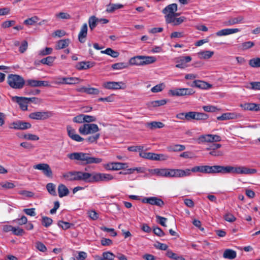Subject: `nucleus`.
Here are the masks:
<instances>
[{"label": "nucleus", "mask_w": 260, "mask_h": 260, "mask_svg": "<svg viewBox=\"0 0 260 260\" xmlns=\"http://www.w3.org/2000/svg\"><path fill=\"white\" fill-rule=\"evenodd\" d=\"M103 87L106 89L117 90V89H124L126 88V86L123 82H114L109 81L105 82L103 83Z\"/></svg>", "instance_id": "12"}, {"label": "nucleus", "mask_w": 260, "mask_h": 260, "mask_svg": "<svg viewBox=\"0 0 260 260\" xmlns=\"http://www.w3.org/2000/svg\"><path fill=\"white\" fill-rule=\"evenodd\" d=\"M239 31L238 28H226L221 29L216 32L217 36H226L237 32Z\"/></svg>", "instance_id": "24"}, {"label": "nucleus", "mask_w": 260, "mask_h": 260, "mask_svg": "<svg viewBox=\"0 0 260 260\" xmlns=\"http://www.w3.org/2000/svg\"><path fill=\"white\" fill-rule=\"evenodd\" d=\"M128 67V64L124 62H118L112 65V68L113 70H121L126 68Z\"/></svg>", "instance_id": "50"}, {"label": "nucleus", "mask_w": 260, "mask_h": 260, "mask_svg": "<svg viewBox=\"0 0 260 260\" xmlns=\"http://www.w3.org/2000/svg\"><path fill=\"white\" fill-rule=\"evenodd\" d=\"M85 93L88 94L98 95L100 93V91L96 88L87 87Z\"/></svg>", "instance_id": "52"}, {"label": "nucleus", "mask_w": 260, "mask_h": 260, "mask_svg": "<svg viewBox=\"0 0 260 260\" xmlns=\"http://www.w3.org/2000/svg\"><path fill=\"white\" fill-rule=\"evenodd\" d=\"M101 53L103 54H106L114 58L117 57L119 55L118 52L114 51L110 48H107L105 50L102 51Z\"/></svg>", "instance_id": "39"}, {"label": "nucleus", "mask_w": 260, "mask_h": 260, "mask_svg": "<svg viewBox=\"0 0 260 260\" xmlns=\"http://www.w3.org/2000/svg\"><path fill=\"white\" fill-rule=\"evenodd\" d=\"M87 183H93L100 181H108L113 179V177L109 174L93 172L88 173Z\"/></svg>", "instance_id": "5"}, {"label": "nucleus", "mask_w": 260, "mask_h": 260, "mask_svg": "<svg viewBox=\"0 0 260 260\" xmlns=\"http://www.w3.org/2000/svg\"><path fill=\"white\" fill-rule=\"evenodd\" d=\"M55 59V57H53L51 56H47L46 58H44L42 59L40 62L44 64H47L48 66H52V63L54 61Z\"/></svg>", "instance_id": "44"}, {"label": "nucleus", "mask_w": 260, "mask_h": 260, "mask_svg": "<svg viewBox=\"0 0 260 260\" xmlns=\"http://www.w3.org/2000/svg\"><path fill=\"white\" fill-rule=\"evenodd\" d=\"M57 225L63 230H68L74 225L73 223L62 220H59L58 221Z\"/></svg>", "instance_id": "41"}, {"label": "nucleus", "mask_w": 260, "mask_h": 260, "mask_svg": "<svg viewBox=\"0 0 260 260\" xmlns=\"http://www.w3.org/2000/svg\"><path fill=\"white\" fill-rule=\"evenodd\" d=\"M245 87L252 90H260V82H251L249 85H247Z\"/></svg>", "instance_id": "48"}, {"label": "nucleus", "mask_w": 260, "mask_h": 260, "mask_svg": "<svg viewBox=\"0 0 260 260\" xmlns=\"http://www.w3.org/2000/svg\"><path fill=\"white\" fill-rule=\"evenodd\" d=\"M39 18L37 16H33L24 20V24L27 25H32L35 24L38 20Z\"/></svg>", "instance_id": "49"}, {"label": "nucleus", "mask_w": 260, "mask_h": 260, "mask_svg": "<svg viewBox=\"0 0 260 260\" xmlns=\"http://www.w3.org/2000/svg\"><path fill=\"white\" fill-rule=\"evenodd\" d=\"M156 218L157 222L163 226H167L166 222L167 221V218L160 216L159 215H156Z\"/></svg>", "instance_id": "61"}, {"label": "nucleus", "mask_w": 260, "mask_h": 260, "mask_svg": "<svg viewBox=\"0 0 260 260\" xmlns=\"http://www.w3.org/2000/svg\"><path fill=\"white\" fill-rule=\"evenodd\" d=\"M123 5L121 4H110L107 6L106 11L108 13H112L116 10L122 8Z\"/></svg>", "instance_id": "36"}, {"label": "nucleus", "mask_w": 260, "mask_h": 260, "mask_svg": "<svg viewBox=\"0 0 260 260\" xmlns=\"http://www.w3.org/2000/svg\"><path fill=\"white\" fill-rule=\"evenodd\" d=\"M153 232L156 236L158 237H162L165 235L164 231L159 227H154L153 229Z\"/></svg>", "instance_id": "60"}, {"label": "nucleus", "mask_w": 260, "mask_h": 260, "mask_svg": "<svg viewBox=\"0 0 260 260\" xmlns=\"http://www.w3.org/2000/svg\"><path fill=\"white\" fill-rule=\"evenodd\" d=\"M243 20L244 17L242 16L230 18L228 21L225 22V25L227 26L233 25L234 24L241 23L243 22Z\"/></svg>", "instance_id": "23"}, {"label": "nucleus", "mask_w": 260, "mask_h": 260, "mask_svg": "<svg viewBox=\"0 0 260 260\" xmlns=\"http://www.w3.org/2000/svg\"><path fill=\"white\" fill-rule=\"evenodd\" d=\"M146 126L151 129H155L157 128H162L164 127L165 124L159 121H152L146 123Z\"/></svg>", "instance_id": "31"}, {"label": "nucleus", "mask_w": 260, "mask_h": 260, "mask_svg": "<svg viewBox=\"0 0 260 260\" xmlns=\"http://www.w3.org/2000/svg\"><path fill=\"white\" fill-rule=\"evenodd\" d=\"M28 43L26 40H24L22 42L19 48V51L20 53H24L27 49Z\"/></svg>", "instance_id": "62"}, {"label": "nucleus", "mask_w": 260, "mask_h": 260, "mask_svg": "<svg viewBox=\"0 0 260 260\" xmlns=\"http://www.w3.org/2000/svg\"><path fill=\"white\" fill-rule=\"evenodd\" d=\"M142 201L144 203H147L152 205H156L160 207H162L165 204L164 201L161 199L155 197L144 198L142 199Z\"/></svg>", "instance_id": "15"}, {"label": "nucleus", "mask_w": 260, "mask_h": 260, "mask_svg": "<svg viewBox=\"0 0 260 260\" xmlns=\"http://www.w3.org/2000/svg\"><path fill=\"white\" fill-rule=\"evenodd\" d=\"M190 86L205 89L211 87V85L205 81L201 80H194L191 84Z\"/></svg>", "instance_id": "22"}, {"label": "nucleus", "mask_w": 260, "mask_h": 260, "mask_svg": "<svg viewBox=\"0 0 260 260\" xmlns=\"http://www.w3.org/2000/svg\"><path fill=\"white\" fill-rule=\"evenodd\" d=\"M129 63L131 65L142 66V55H138L132 57Z\"/></svg>", "instance_id": "35"}, {"label": "nucleus", "mask_w": 260, "mask_h": 260, "mask_svg": "<svg viewBox=\"0 0 260 260\" xmlns=\"http://www.w3.org/2000/svg\"><path fill=\"white\" fill-rule=\"evenodd\" d=\"M26 85L30 87H37L49 86L47 81H40L35 79H28L26 81Z\"/></svg>", "instance_id": "17"}, {"label": "nucleus", "mask_w": 260, "mask_h": 260, "mask_svg": "<svg viewBox=\"0 0 260 260\" xmlns=\"http://www.w3.org/2000/svg\"><path fill=\"white\" fill-rule=\"evenodd\" d=\"M166 255L173 260H185V258L182 256L178 255L177 254L174 253L171 250H168L167 251Z\"/></svg>", "instance_id": "37"}, {"label": "nucleus", "mask_w": 260, "mask_h": 260, "mask_svg": "<svg viewBox=\"0 0 260 260\" xmlns=\"http://www.w3.org/2000/svg\"><path fill=\"white\" fill-rule=\"evenodd\" d=\"M127 167V164L119 162H110L107 164L105 167L107 170H119L126 169Z\"/></svg>", "instance_id": "16"}, {"label": "nucleus", "mask_w": 260, "mask_h": 260, "mask_svg": "<svg viewBox=\"0 0 260 260\" xmlns=\"http://www.w3.org/2000/svg\"><path fill=\"white\" fill-rule=\"evenodd\" d=\"M204 166H197L191 168V169H172V177L181 178L191 175V172L197 173L200 172L203 173L201 170Z\"/></svg>", "instance_id": "4"}, {"label": "nucleus", "mask_w": 260, "mask_h": 260, "mask_svg": "<svg viewBox=\"0 0 260 260\" xmlns=\"http://www.w3.org/2000/svg\"><path fill=\"white\" fill-rule=\"evenodd\" d=\"M58 192L59 197L62 198L69 194V190L65 185L60 184L58 186Z\"/></svg>", "instance_id": "26"}, {"label": "nucleus", "mask_w": 260, "mask_h": 260, "mask_svg": "<svg viewBox=\"0 0 260 260\" xmlns=\"http://www.w3.org/2000/svg\"><path fill=\"white\" fill-rule=\"evenodd\" d=\"M186 19L184 17H180L179 18H176L175 16L168 20L166 22L167 23H171L173 25L176 26L181 24Z\"/></svg>", "instance_id": "28"}, {"label": "nucleus", "mask_w": 260, "mask_h": 260, "mask_svg": "<svg viewBox=\"0 0 260 260\" xmlns=\"http://www.w3.org/2000/svg\"><path fill=\"white\" fill-rule=\"evenodd\" d=\"M156 59L154 56L142 55V66L149 64L156 61Z\"/></svg>", "instance_id": "29"}, {"label": "nucleus", "mask_w": 260, "mask_h": 260, "mask_svg": "<svg viewBox=\"0 0 260 260\" xmlns=\"http://www.w3.org/2000/svg\"><path fill=\"white\" fill-rule=\"evenodd\" d=\"M67 131L68 136L72 140L77 142H82L84 140L83 138L80 137L79 135L75 134V129H74L71 125H67Z\"/></svg>", "instance_id": "18"}, {"label": "nucleus", "mask_w": 260, "mask_h": 260, "mask_svg": "<svg viewBox=\"0 0 260 260\" xmlns=\"http://www.w3.org/2000/svg\"><path fill=\"white\" fill-rule=\"evenodd\" d=\"M249 64L253 68L260 67V58H253L249 60Z\"/></svg>", "instance_id": "47"}, {"label": "nucleus", "mask_w": 260, "mask_h": 260, "mask_svg": "<svg viewBox=\"0 0 260 260\" xmlns=\"http://www.w3.org/2000/svg\"><path fill=\"white\" fill-rule=\"evenodd\" d=\"M191 60V57L189 56H181L179 57L177 60L178 63H185L189 62Z\"/></svg>", "instance_id": "58"}, {"label": "nucleus", "mask_w": 260, "mask_h": 260, "mask_svg": "<svg viewBox=\"0 0 260 260\" xmlns=\"http://www.w3.org/2000/svg\"><path fill=\"white\" fill-rule=\"evenodd\" d=\"M94 65V63L90 61H81L78 62L76 68L79 70H86L92 67Z\"/></svg>", "instance_id": "25"}, {"label": "nucleus", "mask_w": 260, "mask_h": 260, "mask_svg": "<svg viewBox=\"0 0 260 260\" xmlns=\"http://www.w3.org/2000/svg\"><path fill=\"white\" fill-rule=\"evenodd\" d=\"M224 219L226 221L230 222H233L236 220V218L232 214L230 213H226L224 216Z\"/></svg>", "instance_id": "59"}, {"label": "nucleus", "mask_w": 260, "mask_h": 260, "mask_svg": "<svg viewBox=\"0 0 260 260\" xmlns=\"http://www.w3.org/2000/svg\"><path fill=\"white\" fill-rule=\"evenodd\" d=\"M214 54V52L212 51H203L198 53L199 57L201 59H207L211 58Z\"/></svg>", "instance_id": "34"}, {"label": "nucleus", "mask_w": 260, "mask_h": 260, "mask_svg": "<svg viewBox=\"0 0 260 260\" xmlns=\"http://www.w3.org/2000/svg\"><path fill=\"white\" fill-rule=\"evenodd\" d=\"M221 141V137L217 135H203L198 139V143L217 142Z\"/></svg>", "instance_id": "9"}, {"label": "nucleus", "mask_w": 260, "mask_h": 260, "mask_svg": "<svg viewBox=\"0 0 260 260\" xmlns=\"http://www.w3.org/2000/svg\"><path fill=\"white\" fill-rule=\"evenodd\" d=\"M31 124L28 122L24 121L17 120L11 123L9 125L10 129H14L15 130H26L31 128Z\"/></svg>", "instance_id": "8"}, {"label": "nucleus", "mask_w": 260, "mask_h": 260, "mask_svg": "<svg viewBox=\"0 0 260 260\" xmlns=\"http://www.w3.org/2000/svg\"><path fill=\"white\" fill-rule=\"evenodd\" d=\"M203 174H235V166L214 165L210 166L205 165L201 168Z\"/></svg>", "instance_id": "1"}, {"label": "nucleus", "mask_w": 260, "mask_h": 260, "mask_svg": "<svg viewBox=\"0 0 260 260\" xmlns=\"http://www.w3.org/2000/svg\"><path fill=\"white\" fill-rule=\"evenodd\" d=\"M208 118V115L204 113L196 112L195 119L196 120H206Z\"/></svg>", "instance_id": "51"}, {"label": "nucleus", "mask_w": 260, "mask_h": 260, "mask_svg": "<svg viewBox=\"0 0 260 260\" xmlns=\"http://www.w3.org/2000/svg\"><path fill=\"white\" fill-rule=\"evenodd\" d=\"M257 172L255 169H249L244 166H241V174H253Z\"/></svg>", "instance_id": "46"}, {"label": "nucleus", "mask_w": 260, "mask_h": 260, "mask_svg": "<svg viewBox=\"0 0 260 260\" xmlns=\"http://www.w3.org/2000/svg\"><path fill=\"white\" fill-rule=\"evenodd\" d=\"M13 233L16 236H22L24 234V231L19 227H14L13 229Z\"/></svg>", "instance_id": "55"}, {"label": "nucleus", "mask_w": 260, "mask_h": 260, "mask_svg": "<svg viewBox=\"0 0 260 260\" xmlns=\"http://www.w3.org/2000/svg\"><path fill=\"white\" fill-rule=\"evenodd\" d=\"M88 173L82 171H70L62 174V178L67 181H82L87 183Z\"/></svg>", "instance_id": "3"}, {"label": "nucleus", "mask_w": 260, "mask_h": 260, "mask_svg": "<svg viewBox=\"0 0 260 260\" xmlns=\"http://www.w3.org/2000/svg\"><path fill=\"white\" fill-rule=\"evenodd\" d=\"M67 156L71 160L85 161V164H100L102 161V158L92 157L89 153L83 152L69 153L68 154Z\"/></svg>", "instance_id": "2"}, {"label": "nucleus", "mask_w": 260, "mask_h": 260, "mask_svg": "<svg viewBox=\"0 0 260 260\" xmlns=\"http://www.w3.org/2000/svg\"><path fill=\"white\" fill-rule=\"evenodd\" d=\"M99 131V128L97 124L94 123H86L80 126L79 132L81 135H87L93 134Z\"/></svg>", "instance_id": "7"}, {"label": "nucleus", "mask_w": 260, "mask_h": 260, "mask_svg": "<svg viewBox=\"0 0 260 260\" xmlns=\"http://www.w3.org/2000/svg\"><path fill=\"white\" fill-rule=\"evenodd\" d=\"M237 256V252L232 249H226L224 250L223 257L225 258L229 259H233L236 258Z\"/></svg>", "instance_id": "27"}, {"label": "nucleus", "mask_w": 260, "mask_h": 260, "mask_svg": "<svg viewBox=\"0 0 260 260\" xmlns=\"http://www.w3.org/2000/svg\"><path fill=\"white\" fill-rule=\"evenodd\" d=\"M177 11V5L176 4H172L166 7L162 10V13L165 15L166 21H168L175 16L174 13Z\"/></svg>", "instance_id": "11"}, {"label": "nucleus", "mask_w": 260, "mask_h": 260, "mask_svg": "<svg viewBox=\"0 0 260 260\" xmlns=\"http://www.w3.org/2000/svg\"><path fill=\"white\" fill-rule=\"evenodd\" d=\"M34 169L41 170L44 175L49 178H52L53 176L52 171L47 164H39L33 166Z\"/></svg>", "instance_id": "14"}, {"label": "nucleus", "mask_w": 260, "mask_h": 260, "mask_svg": "<svg viewBox=\"0 0 260 260\" xmlns=\"http://www.w3.org/2000/svg\"><path fill=\"white\" fill-rule=\"evenodd\" d=\"M241 114L236 113H225L222 114L221 116L217 117L218 120H225L229 119H234L241 118Z\"/></svg>", "instance_id": "19"}, {"label": "nucleus", "mask_w": 260, "mask_h": 260, "mask_svg": "<svg viewBox=\"0 0 260 260\" xmlns=\"http://www.w3.org/2000/svg\"><path fill=\"white\" fill-rule=\"evenodd\" d=\"M7 82L9 86L14 89H21L25 85L24 79L20 76L10 74L8 76Z\"/></svg>", "instance_id": "6"}, {"label": "nucleus", "mask_w": 260, "mask_h": 260, "mask_svg": "<svg viewBox=\"0 0 260 260\" xmlns=\"http://www.w3.org/2000/svg\"><path fill=\"white\" fill-rule=\"evenodd\" d=\"M99 19L94 16H92L89 18L88 24L91 30H92L97 25Z\"/></svg>", "instance_id": "38"}, {"label": "nucleus", "mask_w": 260, "mask_h": 260, "mask_svg": "<svg viewBox=\"0 0 260 260\" xmlns=\"http://www.w3.org/2000/svg\"><path fill=\"white\" fill-rule=\"evenodd\" d=\"M23 138L28 140L37 141L39 140V137L38 136L31 134H25L24 135Z\"/></svg>", "instance_id": "56"}, {"label": "nucleus", "mask_w": 260, "mask_h": 260, "mask_svg": "<svg viewBox=\"0 0 260 260\" xmlns=\"http://www.w3.org/2000/svg\"><path fill=\"white\" fill-rule=\"evenodd\" d=\"M46 189L48 192L53 196H56L57 194L55 190V185L52 183H48L46 185Z\"/></svg>", "instance_id": "42"}, {"label": "nucleus", "mask_w": 260, "mask_h": 260, "mask_svg": "<svg viewBox=\"0 0 260 260\" xmlns=\"http://www.w3.org/2000/svg\"><path fill=\"white\" fill-rule=\"evenodd\" d=\"M167 102V101L166 100L154 101L150 102L148 105L150 107H156L165 105Z\"/></svg>", "instance_id": "40"}, {"label": "nucleus", "mask_w": 260, "mask_h": 260, "mask_svg": "<svg viewBox=\"0 0 260 260\" xmlns=\"http://www.w3.org/2000/svg\"><path fill=\"white\" fill-rule=\"evenodd\" d=\"M14 221L19 225H23L27 223V219L26 216L23 215L20 218L14 220Z\"/></svg>", "instance_id": "64"}, {"label": "nucleus", "mask_w": 260, "mask_h": 260, "mask_svg": "<svg viewBox=\"0 0 260 260\" xmlns=\"http://www.w3.org/2000/svg\"><path fill=\"white\" fill-rule=\"evenodd\" d=\"M139 155L142 158L150 160H155V158H157L156 157H155L157 156L156 153L152 152H141Z\"/></svg>", "instance_id": "32"}, {"label": "nucleus", "mask_w": 260, "mask_h": 260, "mask_svg": "<svg viewBox=\"0 0 260 260\" xmlns=\"http://www.w3.org/2000/svg\"><path fill=\"white\" fill-rule=\"evenodd\" d=\"M254 44L253 42L248 41L243 43L241 44L242 49L243 50H246L251 48L254 46Z\"/></svg>", "instance_id": "63"}, {"label": "nucleus", "mask_w": 260, "mask_h": 260, "mask_svg": "<svg viewBox=\"0 0 260 260\" xmlns=\"http://www.w3.org/2000/svg\"><path fill=\"white\" fill-rule=\"evenodd\" d=\"M53 115L51 111H39L30 113L28 117L32 119L43 120L52 117Z\"/></svg>", "instance_id": "10"}, {"label": "nucleus", "mask_w": 260, "mask_h": 260, "mask_svg": "<svg viewBox=\"0 0 260 260\" xmlns=\"http://www.w3.org/2000/svg\"><path fill=\"white\" fill-rule=\"evenodd\" d=\"M75 257H72L71 260H85L87 257V254L84 251H77Z\"/></svg>", "instance_id": "43"}, {"label": "nucleus", "mask_w": 260, "mask_h": 260, "mask_svg": "<svg viewBox=\"0 0 260 260\" xmlns=\"http://www.w3.org/2000/svg\"><path fill=\"white\" fill-rule=\"evenodd\" d=\"M102 256H103L104 260H113L115 257V255L109 251L103 252Z\"/></svg>", "instance_id": "53"}, {"label": "nucleus", "mask_w": 260, "mask_h": 260, "mask_svg": "<svg viewBox=\"0 0 260 260\" xmlns=\"http://www.w3.org/2000/svg\"><path fill=\"white\" fill-rule=\"evenodd\" d=\"M87 24L86 23L83 24L78 35V40L81 43L85 42L87 35Z\"/></svg>", "instance_id": "21"}, {"label": "nucleus", "mask_w": 260, "mask_h": 260, "mask_svg": "<svg viewBox=\"0 0 260 260\" xmlns=\"http://www.w3.org/2000/svg\"><path fill=\"white\" fill-rule=\"evenodd\" d=\"M53 222L52 219L47 216H43L41 219L42 224L46 228L50 226Z\"/></svg>", "instance_id": "45"}, {"label": "nucleus", "mask_w": 260, "mask_h": 260, "mask_svg": "<svg viewBox=\"0 0 260 260\" xmlns=\"http://www.w3.org/2000/svg\"><path fill=\"white\" fill-rule=\"evenodd\" d=\"M240 107L245 110L253 111V103H246L243 104H241Z\"/></svg>", "instance_id": "57"}, {"label": "nucleus", "mask_w": 260, "mask_h": 260, "mask_svg": "<svg viewBox=\"0 0 260 260\" xmlns=\"http://www.w3.org/2000/svg\"><path fill=\"white\" fill-rule=\"evenodd\" d=\"M0 185L5 189H12L15 187V185L13 183L6 181L4 182H1L0 183Z\"/></svg>", "instance_id": "54"}, {"label": "nucleus", "mask_w": 260, "mask_h": 260, "mask_svg": "<svg viewBox=\"0 0 260 260\" xmlns=\"http://www.w3.org/2000/svg\"><path fill=\"white\" fill-rule=\"evenodd\" d=\"M167 149L169 151L178 152L185 150V147L183 145L176 144L168 146Z\"/></svg>", "instance_id": "33"}, {"label": "nucleus", "mask_w": 260, "mask_h": 260, "mask_svg": "<svg viewBox=\"0 0 260 260\" xmlns=\"http://www.w3.org/2000/svg\"><path fill=\"white\" fill-rule=\"evenodd\" d=\"M170 92L173 96H184L193 94L195 92L191 88H176L173 90H170Z\"/></svg>", "instance_id": "13"}, {"label": "nucleus", "mask_w": 260, "mask_h": 260, "mask_svg": "<svg viewBox=\"0 0 260 260\" xmlns=\"http://www.w3.org/2000/svg\"><path fill=\"white\" fill-rule=\"evenodd\" d=\"M70 40L68 39L59 40L57 42V44L55 46V49L56 50H59L65 48L66 47L68 46Z\"/></svg>", "instance_id": "30"}, {"label": "nucleus", "mask_w": 260, "mask_h": 260, "mask_svg": "<svg viewBox=\"0 0 260 260\" xmlns=\"http://www.w3.org/2000/svg\"><path fill=\"white\" fill-rule=\"evenodd\" d=\"M12 100L14 102H16L22 110H27L28 103L25 98L15 96L12 98Z\"/></svg>", "instance_id": "20"}]
</instances>
